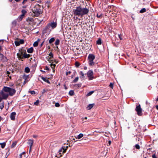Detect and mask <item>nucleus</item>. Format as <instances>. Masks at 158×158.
<instances>
[{"mask_svg":"<svg viewBox=\"0 0 158 158\" xmlns=\"http://www.w3.org/2000/svg\"><path fill=\"white\" fill-rule=\"evenodd\" d=\"M2 58V59L4 60L5 61H6L7 60V59L6 57L4 56V55L1 54H0Z\"/></svg>","mask_w":158,"mask_h":158,"instance_id":"22","label":"nucleus"},{"mask_svg":"<svg viewBox=\"0 0 158 158\" xmlns=\"http://www.w3.org/2000/svg\"><path fill=\"white\" fill-rule=\"evenodd\" d=\"M60 41L59 39H56L55 43V45L56 46L59 45L60 44Z\"/></svg>","mask_w":158,"mask_h":158,"instance_id":"23","label":"nucleus"},{"mask_svg":"<svg viewBox=\"0 0 158 158\" xmlns=\"http://www.w3.org/2000/svg\"><path fill=\"white\" fill-rule=\"evenodd\" d=\"M33 12L37 15H39L41 13V10L39 8H36L35 9L33 10Z\"/></svg>","mask_w":158,"mask_h":158,"instance_id":"10","label":"nucleus"},{"mask_svg":"<svg viewBox=\"0 0 158 158\" xmlns=\"http://www.w3.org/2000/svg\"><path fill=\"white\" fill-rule=\"evenodd\" d=\"M8 77H9L10 79H11V76H9V75H8Z\"/></svg>","mask_w":158,"mask_h":158,"instance_id":"64","label":"nucleus"},{"mask_svg":"<svg viewBox=\"0 0 158 158\" xmlns=\"http://www.w3.org/2000/svg\"><path fill=\"white\" fill-rule=\"evenodd\" d=\"M1 102L0 103V108L2 110L4 106V101Z\"/></svg>","mask_w":158,"mask_h":158,"instance_id":"16","label":"nucleus"},{"mask_svg":"<svg viewBox=\"0 0 158 158\" xmlns=\"http://www.w3.org/2000/svg\"><path fill=\"white\" fill-rule=\"evenodd\" d=\"M87 69V67L86 66H85L84 67V69L85 70Z\"/></svg>","mask_w":158,"mask_h":158,"instance_id":"56","label":"nucleus"},{"mask_svg":"<svg viewBox=\"0 0 158 158\" xmlns=\"http://www.w3.org/2000/svg\"><path fill=\"white\" fill-rule=\"evenodd\" d=\"M113 84L112 83H110V85H109L112 88V89L113 88Z\"/></svg>","mask_w":158,"mask_h":158,"instance_id":"46","label":"nucleus"},{"mask_svg":"<svg viewBox=\"0 0 158 158\" xmlns=\"http://www.w3.org/2000/svg\"><path fill=\"white\" fill-rule=\"evenodd\" d=\"M146 11V9L145 8H143L140 10V12L141 13H143Z\"/></svg>","mask_w":158,"mask_h":158,"instance_id":"29","label":"nucleus"},{"mask_svg":"<svg viewBox=\"0 0 158 158\" xmlns=\"http://www.w3.org/2000/svg\"><path fill=\"white\" fill-rule=\"evenodd\" d=\"M69 94L71 96L73 95L74 94V91L73 90H71L69 91Z\"/></svg>","mask_w":158,"mask_h":158,"instance_id":"26","label":"nucleus"},{"mask_svg":"<svg viewBox=\"0 0 158 158\" xmlns=\"http://www.w3.org/2000/svg\"><path fill=\"white\" fill-rule=\"evenodd\" d=\"M27 143L29 145L30 147H32L33 144V141L32 140L29 139Z\"/></svg>","mask_w":158,"mask_h":158,"instance_id":"12","label":"nucleus"},{"mask_svg":"<svg viewBox=\"0 0 158 158\" xmlns=\"http://www.w3.org/2000/svg\"><path fill=\"white\" fill-rule=\"evenodd\" d=\"M75 66L77 67H78L80 65V64L77 62H76L75 63Z\"/></svg>","mask_w":158,"mask_h":158,"instance_id":"37","label":"nucleus"},{"mask_svg":"<svg viewBox=\"0 0 158 158\" xmlns=\"http://www.w3.org/2000/svg\"><path fill=\"white\" fill-rule=\"evenodd\" d=\"M30 69L29 68L27 67L25 69V71L26 73H28L30 72Z\"/></svg>","mask_w":158,"mask_h":158,"instance_id":"25","label":"nucleus"},{"mask_svg":"<svg viewBox=\"0 0 158 158\" xmlns=\"http://www.w3.org/2000/svg\"><path fill=\"white\" fill-rule=\"evenodd\" d=\"M78 79H79L78 77H76L75 78V79L73 81V83L77 82L78 81Z\"/></svg>","mask_w":158,"mask_h":158,"instance_id":"28","label":"nucleus"},{"mask_svg":"<svg viewBox=\"0 0 158 158\" xmlns=\"http://www.w3.org/2000/svg\"><path fill=\"white\" fill-rule=\"evenodd\" d=\"M89 11L88 9L82 8L80 6L77 7L76 9H73V12L75 15L81 16V17L88 14Z\"/></svg>","mask_w":158,"mask_h":158,"instance_id":"1","label":"nucleus"},{"mask_svg":"<svg viewBox=\"0 0 158 158\" xmlns=\"http://www.w3.org/2000/svg\"><path fill=\"white\" fill-rule=\"evenodd\" d=\"M55 40V39L54 38L52 37L49 40L48 42L50 44H51Z\"/></svg>","mask_w":158,"mask_h":158,"instance_id":"19","label":"nucleus"},{"mask_svg":"<svg viewBox=\"0 0 158 158\" xmlns=\"http://www.w3.org/2000/svg\"><path fill=\"white\" fill-rule=\"evenodd\" d=\"M46 3H48V4H49L50 3V1L49 0V1H47L46 2Z\"/></svg>","mask_w":158,"mask_h":158,"instance_id":"50","label":"nucleus"},{"mask_svg":"<svg viewBox=\"0 0 158 158\" xmlns=\"http://www.w3.org/2000/svg\"><path fill=\"white\" fill-rule=\"evenodd\" d=\"M156 109L158 110V105L156 106Z\"/></svg>","mask_w":158,"mask_h":158,"instance_id":"58","label":"nucleus"},{"mask_svg":"<svg viewBox=\"0 0 158 158\" xmlns=\"http://www.w3.org/2000/svg\"><path fill=\"white\" fill-rule=\"evenodd\" d=\"M55 106L56 107H59L60 106V105L59 103L56 102L55 104Z\"/></svg>","mask_w":158,"mask_h":158,"instance_id":"43","label":"nucleus"},{"mask_svg":"<svg viewBox=\"0 0 158 158\" xmlns=\"http://www.w3.org/2000/svg\"><path fill=\"white\" fill-rule=\"evenodd\" d=\"M44 41H43V42L41 43V44H40V47H42V45H43V44H44Z\"/></svg>","mask_w":158,"mask_h":158,"instance_id":"52","label":"nucleus"},{"mask_svg":"<svg viewBox=\"0 0 158 158\" xmlns=\"http://www.w3.org/2000/svg\"><path fill=\"white\" fill-rule=\"evenodd\" d=\"M94 91H91L89 92L87 94V96H89L91 95V94H92L94 93Z\"/></svg>","mask_w":158,"mask_h":158,"instance_id":"32","label":"nucleus"},{"mask_svg":"<svg viewBox=\"0 0 158 158\" xmlns=\"http://www.w3.org/2000/svg\"><path fill=\"white\" fill-rule=\"evenodd\" d=\"M0 145L1 146V148H5V146H6V143L5 142L2 143H0Z\"/></svg>","mask_w":158,"mask_h":158,"instance_id":"21","label":"nucleus"},{"mask_svg":"<svg viewBox=\"0 0 158 158\" xmlns=\"http://www.w3.org/2000/svg\"><path fill=\"white\" fill-rule=\"evenodd\" d=\"M25 154V152H22V153L20 154L19 156L20 158H22V157L23 155H24Z\"/></svg>","mask_w":158,"mask_h":158,"instance_id":"36","label":"nucleus"},{"mask_svg":"<svg viewBox=\"0 0 158 158\" xmlns=\"http://www.w3.org/2000/svg\"><path fill=\"white\" fill-rule=\"evenodd\" d=\"M64 89H67V86L65 85H64Z\"/></svg>","mask_w":158,"mask_h":158,"instance_id":"54","label":"nucleus"},{"mask_svg":"<svg viewBox=\"0 0 158 158\" xmlns=\"http://www.w3.org/2000/svg\"><path fill=\"white\" fill-rule=\"evenodd\" d=\"M15 44L16 46H19L20 45L19 43V41H15Z\"/></svg>","mask_w":158,"mask_h":158,"instance_id":"31","label":"nucleus"},{"mask_svg":"<svg viewBox=\"0 0 158 158\" xmlns=\"http://www.w3.org/2000/svg\"><path fill=\"white\" fill-rule=\"evenodd\" d=\"M27 11L25 10H22L21 11L22 14L23 15H25V14L27 13Z\"/></svg>","mask_w":158,"mask_h":158,"instance_id":"27","label":"nucleus"},{"mask_svg":"<svg viewBox=\"0 0 158 158\" xmlns=\"http://www.w3.org/2000/svg\"><path fill=\"white\" fill-rule=\"evenodd\" d=\"M17 56L20 58H22L23 57L24 58H28L30 56V55L29 54H27L26 53L23 54V52H21L20 53H18L17 54Z\"/></svg>","mask_w":158,"mask_h":158,"instance_id":"6","label":"nucleus"},{"mask_svg":"<svg viewBox=\"0 0 158 158\" xmlns=\"http://www.w3.org/2000/svg\"><path fill=\"white\" fill-rule=\"evenodd\" d=\"M14 84H12L11 85H10L9 87L7 86H4V90L6 92H7V93L8 95L10 96H14L16 92V90L13 87H11L13 86Z\"/></svg>","mask_w":158,"mask_h":158,"instance_id":"2","label":"nucleus"},{"mask_svg":"<svg viewBox=\"0 0 158 158\" xmlns=\"http://www.w3.org/2000/svg\"><path fill=\"white\" fill-rule=\"evenodd\" d=\"M118 37L120 40H122L123 38L122 37V35H118Z\"/></svg>","mask_w":158,"mask_h":158,"instance_id":"44","label":"nucleus"},{"mask_svg":"<svg viewBox=\"0 0 158 158\" xmlns=\"http://www.w3.org/2000/svg\"><path fill=\"white\" fill-rule=\"evenodd\" d=\"M49 25L52 27V28H55L57 25L56 23H49Z\"/></svg>","mask_w":158,"mask_h":158,"instance_id":"11","label":"nucleus"},{"mask_svg":"<svg viewBox=\"0 0 158 158\" xmlns=\"http://www.w3.org/2000/svg\"><path fill=\"white\" fill-rule=\"evenodd\" d=\"M55 66H56V65L55 64H51V67L52 69H54V68H55Z\"/></svg>","mask_w":158,"mask_h":158,"instance_id":"40","label":"nucleus"},{"mask_svg":"<svg viewBox=\"0 0 158 158\" xmlns=\"http://www.w3.org/2000/svg\"><path fill=\"white\" fill-rule=\"evenodd\" d=\"M46 92V91L45 90V89H44L43 90V91L42 92V93L43 94V93H44L45 92Z\"/></svg>","mask_w":158,"mask_h":158,"instance_id":"57","label":"nucleus"},{"mask_svg":"<svg viewBox=\"0 0 158 158\" xmlns=\"http://www.w3.org/2000/svg\"><path fill=\"white\" fill-rule=\"evenodd\" d=\"M10 74V72L9 71H7V74Z\"/></svg>","mask_w":158,"mask_h":158,"instance_id":"60","label":"nucleus"},{"mask_svg":"<svg viewBox=\"0 0 158 158\" xmlns=\"http://www.w3.org/2000/svg\"><path fill=\"white\" fill-rule=\"evenodd\" d=\"M49 55L50 56V58H52L53 57V54L52 53V52H50Z\"/></svg>","mask_w":158,"mask_h":158,"instance_id":"42","label":"nucleus"},{"mask_svg":"<svg viewBox=\"0 0 158 158\" xmlns=\"http://www.w3.org/2000/svg\"><path fill=\"white\" fill-rule=\"evenodd\" d=\"M16 113L15 112H12L11 113L10 115V119L12 121H14L15 120V117L16 115Z\"/></svg>","mask_w":158,"mask_h":158,"instance_id":"9","label":"nucleus"},{"mask_svg":"<svg viewBox=\"0 0 158 158\" xmlns=\"http://www.w3.org/2000/svg\"><path fill=\"white\" fill-rule=\"evenodd\" d=\"M79 74L81 75L80 78H83L85 77L84 74L83 72L80 71L79 73Z\"/></svg>","mask_w":158,"mask_h":158,"instance_id":"20","label":"nucleus"},{"mask_svg":"<svg viewBox=\"0 0 158 158\" xmlns=\"http://www.w3.org/2000/svg\"><path fill=\"white\" fill-rule=\"evenodd\" d=\"M33 50V48L31 47L30 48H28L27 50V52L29 53H32Z\"/></svg>","mask_w":158,"mask_h":158,"instance_id":"15","label":"nucleus"},{"mask_svg":"<svg viewBox=\"0 0 158 158\" xmlns=\"http://www.w3.org/2000/svg\"><path fill=\"white\" fill-rule=\"evenodd\" d=\"M24 16V15H23L22 14L21 15L19 16V19L20 20H21L23 18Z\"/></svg>","mask_w":158,"mask_h":158,"instance_id":"30","label":"nucleus"},{"mask_svg":"<svg viewBox=\"0 0 158 158\" xmlns=\"http://www.w3.org/2000/svg\"><path fill=\"white\" fill-rule=\"evenodd\" d=\"M31 148H32V147H29V152H30L31 151Z\"/></svg>","mask_w":158,"mask_h":158,"instance_id":"55","label":"nucleus"},{"mask_svg":"<svg viewBox=\"0 0 158 158\" xmlns=\"http://www.w3.org/2000/svg\"><path fill=\"white\" fill-rule=\"evenodd\" d=\"M25 2L23 1L22 2V4L24 5L25 4Z\"/></svg>","mask_w":158,"mask_h":158,"instance_id":"59","label":"nucleus"},{"mask_svg":"<svg viewBox=\"0 0 158 158\" xmlns=\"http://www.w3.org/2000/svg\"><path fill=\"white\" fill-rule=\"evenodd\" d=\"M135 148L138 149H139L140 148V146H139V145L138 144H136L135 145Z\"/></svg>","mask_w":158,"mask_h":158,"instance_id":"39","label":"nucleus"},{"mask_svg":"<svg viewBox=\"0 0 158 158\" xmlns=\"http://www.w3.org/2000/svg\"><path fill=\"white\" fill-rule=\"evenodd\" d=\"M7 92L4 90V87L0 92V102L2 100H6L9 97Z\"/></svg>","mask_w":158,"mask_h":158,"instance_id":"3","label":"nucleus"},{"mask_svg":"<svg viewBox=\"0 0 158 158\" xmlns=\"http://www.w3.org/2000/svg\"><path fill=\"white\" fill-rule=\"evenodd\" d=\"M12 23L13 25H15L16 23V22L15 20H14L12 22Z\"/></svg>","mask_w":158,"mask_h":158,"instance_id":"45","label":"nucleus"},{"mask_svg":"<svg viewBox=\"0 0 158 158\" xmlns=\"http://www.w3.org/2000/svg\"><path fill=\"white\" fill-rule=\"evenodd\" d=\"M102 16V14H100L99 15L98 14H97V16L98 18H100Z\"/></svg>","mask_w":158,"mask_h":158,"instance_id":"49","label":"nucleus"},{"mask_svg":"<svg viewBox=\"0 0 158 158\" xmlns=\"http://www.w3.org/2000/svg\"><path fill=\"white\" fill-rule=\"evenodd\" d=\"M39 100H37L34 103L35 105L37 106L39 103Z\"/></svg>","mask_w":158,"mask_h":158,"instance_id":"35","label":"nucleus"},{"mask_svg":"<svg viewBox=\"0 0 158 158\" xmlns=\"http://www.w3.org/2000/svg\"><path fill=\"white\" fill-rule=\"evenodd\" d=\"M45 69L46 70H49V68H48V66H46L45 67Z\"/></svg>","mask_w":158,"mask_h":158,"instance_id":"51","label":"nucleus"},{"mask_svg":"<svg viewBox=\"0 0 158 158\" xmlns=\"http://www.w3.org/2000/svg\"><path fill=\"white\" fill-rule=\"evenodd\" d=\"M152 158H157L155 154H153L152 156Z\"/></svg>","mask_w":158,"mask_h":158,"instance_id":"47","label":"nucleus"},{"mask_svg":"<svg viewBox=\"0 0 158 158\" xmlns=\"http://www.w3.org/2000/svg\"><path fill=\"white\" fill-rule=\"evenodd\" d=\"M135 110L137 112V114L139 116H141L142 115V109L141 108L140 105L136 106Z\"/></svg>","mask_w":158,"mask_h":158,"instance_id":"8","label":"nucleus"},{"mask_svg":"<svg viewBox=\"0 0 158 158\" xmlns=\"http://www.w3.org/2000/svg\"><path fill=\"white\" fill-rule=\"evenodd\" d=\"M87 74V77L88 78L89 80H91L94 78V77L93 76V72L92 70H89L86 74L85 75Z\"/></svg>","mask_w":158,"mask_h":158,"instance_id":"5","label":"nucleus"},{"mask_svg":"<svg viewBox=\"0 0 158 158\" xmlns=\"http://www.w3.org/2000/svg\"><path fill=\"white\" fill-rule=\"evenodd\" d=\"M83 136V134L82 133H80L76 137V138L77 139H80Z\"/></svg>","mask_w":158,"mask_h":158,"instance_id":"18","label":"nucleus"},{"mask_svg":"<svg viewBox=\"0 0 158 158\" xmlns=\"http://www.w3.org/2000/svg\"><path fill=\"white\" fill-rule=\"evenodd\" d=\"M40 39H38L33 44L34 47H37L38 44V42L40 41Z\"/></svg>","mask_w":158,"mask_h":158,"instance_id":"17","label":"nucleus"},{"mask_svg":"<svg viewBox=\"0 0 158 158\" xmlns=\"http://www.w3.org/2000/svg\"><path fill=\"white\" fill-rule=\"evenodd\" d=\"M95 58V56L92 54H89L88 59L89 61V64L90 66H92L94 65V63L93 61Z\"/></svg>","mask_w":158,"mask_h":158,"instance_id":"4","label":"nucleus"},{"mask_svg":"<svg viewBox=\"0 0 158 158\" xmlns=\"http://www.w3.org/2000/svg\"><path fill=\"white\" fill-rule=\"evenodd\" d=\"M29 92L31 94H35V92L34 91H29Z\"/></svg>","mask_w":158,"mask_h":158,"instance_id":"41","label":"nucleus"},{"mask_svg":"<svg viewBox=\"0 0 158 158\" xmlns=\"http://www.w3.org/2000/svg\"><path fill=\"white\" fill-rule=\"evenodd\" d=\"M74 86H76L77 87V88H79L81 87V84H76L74 85Z\"/></svg>","mask_w":158,"mask_h":158,"instance_id":"38","label":"nucleus"},{"mask_svg":"<svg viewBox=\"0 0 158 158\" xmlns=\"http://www.w3.org/2000/svg\"><path fill=\"white\" fill-rule=\"evenodd\" d=\"M111 143V142L110 141H109V144H110V143Z\"/></svg>","mask_w":158,"mask_h":158,"instance_id":"62","label":"nucleus"},{"mask_svg":"<svg viewBox=\"0 0 158 158\" xmlns=\"http://www.w3.org/2000/svg\"><path fill=\"white\" fill-rule=\"evenodd\" d=\"M41 79L45 82L47 83L48 84L50 83V82L48 79L46 78V77H41Z\"/></svg>","mask_w":158,"mask_h":158,"instance_id":"14","label":"nucleus"},{"mask_svg":"<svg viewBox=\"0 0 158 158\" xmlns=\"http://www.w3.org/2000/svg\"><path fill=\"white\" fill-rule=\"evenodd\" d=\"M36 137V135H33V137L34 138H35V137Z\"/></svg>","mask_w":158,"mask_h":158,"instance_id":"63","label":"nucleus"},{"mask_svg":"<svg viewBox=\"0 0 158 158\" xmlns=\"http://www.w3.org/2000/svg\"><path fill=\"white\" fill-rule=\"evenodd\" d=\"M68 147V146H67L66 147H62L59 150L58 153H59V154L60 155V156H62V155L65 152Z\"/></svg>","mask_w":158,"mask_h":158,"instance_id":"7","label":"nucleus"},{"mask_svg":"<svg viewBox=\"0 0 158 158\" xmlns=\"http://www.w3.org/2000/svg\"><path fill=\"white\" fill-rule=\"evenodd\" d=\"M71 72L70 71H69V72H66V75H68L69 74L71 73Z\"/></svg>","mask_w":158,"mask_h":158,"instance_id":"48","label":"nucleus"},{"mask_svg":"<svg viewBox=\"0 0 158 158\" xmlns=\"http://www.w3.org/2000/svg\"><path fill=\"white\" fill-rule=\"evenodd\" d=\"M84 119H87V117H85L84 118ZM82 121H83L84 120V118H82Z\"/></svg>","mask_w":158,"mask_h":158,"instance_id":"53","label":"nucleus"},{"mask_svg":"<svg viewBox=\"0 0 158 158\" xmlns=\"http://www.w3.org/2000/svg\"><path fill=\"white\" fill-rule=\"evenodd\" d=\"M16 144H17L16 142H14L11 145V147L12 148L14 147L16 145Z\"/></svg>","mask_w":158,"mask_h":158,"instance_id":"34","label":"nucleus"},{"mask_svg":"<svg viewBox=\"0 0 158 158\" xmlns=\"http://www.w3.org/2000/svg\"><path fill=\"white\" fill-rule=\"evenodd\" d=\"M16 2H19L20 0H15Z\"/></svg>","mask_w":158,"mask_h":158,"instance_id":"61","label":"nucleus"},{"mask_svg":"<svg viewBox=\"0 0 158 158\" xmlns=\"http://www.w3.org/2000/svg\"><path fill=\"white\" fill-rule=\"evenodd\" d=\"M19 43L20 44H23L24 43V40L23 39H21L19 41Z\"/></svg>","mask_w":158,"mask_h":158,"instance_id":"33","label":"nucleus"},{"mask_svg":"<svg viewBox=\"0 0 158 158\" xmlns=\"http://www.w3.org/2000/svg\"><path fill=\"white\" fill-rule=\"evenodd\" d=\"M94 103L89 104L86 107L87 110H90L94 106Z\"/></svg>","mask_w":158,"mask_h":158,"instance_id":"13","label":"nucleus"},{"mask_svg":"<svg viewBox=\"0 0 158 158\" xmlns=\"http://www.w3.org/2000/svg\"><path fill=\"white\" fill-rule=\"evenodd\" d=\"M97 44L98 45H101L102 44V41L101 39H98L97 41Z\"/></svg>","mask_w":158,"mask_h":158,"instance_id":"24","label":"nucleus"}]
</instances>
